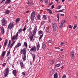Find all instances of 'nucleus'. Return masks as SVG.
Returning a JSON list of instances; mask_svg holds the SVG:
<instances>
[{
  "label": "nucleus",
  "instance_id": "6",
  "mask_svg": "<svg viewBox=\"0 0 78 78\" xmlns=\"http://www.w3.org/2000/svg\"><path fill=\"white\" fill-rule=\"evenodd\" d=\"M14 27V24L12 23H10L8 26V28L9 30H11L12 28Z\"/></svg>",
  "mask_w": 78,
  "mask_h": 78
},
{
  "label": "nucleus",
  "instance_id": "63",
  "mask_svg": "<svg viewBox=\"0 0 78 78\" xmlns=\"http://www.w3.org/2000/svg\"><path fill=\"white\" fill-rule=\"evenodd\" d=\"M58 3L59 2V1L58 0H55Z\"/></svg>",
  "mask_w": 78,
  "mask_h": 78
},
{
  "label": "nucleus",
  "instance_id": "64",
  "mask_svg": "<svg viewBox=\"0 0 78 78\" xmlns=\"http://www.w3.org/2000/svg\"><path fill=\"white\" fill-rule=\"evenodd\" d=\"M65 1V0H62V2H64Z\"/></svg>",
  "mask_w": 78,
  "mask_h": 78
},
{
  "label": "nucleus",
  "instance_id": "43",
  "mask_svg": "<svg viewBox=\"0 0 78 78\" xmlns=\"http://www.w3.org/2000/svg\"><path fill=\"white\" fill-rule=\"evenodd\" d=\"M44 23L45 22L44 21H42L41 23V25H44Z\"/></svg>",
  "mask_w": 78,
  "mask_h": 78
},
{
  "label": "nucleus",
  "instance_id": "56",
  "mask_svg": "<svg viewBox=\"0 0 78 78\" xmlns=\"http://www.w3.org/2000/svg\"><path fill=\"white\" fill-rule=\"evenodd\" d=\"M4 1H5V0H2L1 2V3H2L3 2H4Z\"/></svg>",
  "mask_w": 78,
  "mask_h": 78
},
{
  "label": "nucleus",
  "instance_id": "9",
  "mask_svg": "<svg viewBox=\"0 0 78 78\" xmlns=\"http://www.w3.org/2000/svg\"><path fill=\"white\" fill-rule=\"evenodd\" d=\"M75 54V51H73L70 53V57L72 59H73L75 58L74 56V54Z\"/></svg>",
  "mask_w": 78,
  "mask_h": 78
},
{
  "label": "nucleus",
  "instance_id": "14",
  "mask_svg": "<svg viewBox=\"0 0 78 78\" xmlns=\"http://www.w3.org/2000/svg\"><path fill=\"white\" fill-rule=\"evenodd\" d=\"M0 28L1 29V32L2 34H3L4 33H5V31L4 30V28L3 27H0Z\"/></svg>",
  "mask_w": 78,
  "mask_h": 78
},
{
  "label": "nucleus",
  "instance_id": "25",
  "mask_svg": "<svg viewBox=\"0 0 78 78\" xmlns=\"http://www.w3.org/2000/svg\"><path fill=\"white\" fill-rule=\"evenodd\" d=\"M13 74H14V76L16 75V70H14L12 71Z\"/></svg>",
  "mask_w": 78,
  "mask_h": 78
},
{
  "label": "nucleus",
  "instance_id": "28",
  "mask_svg": "<svg viewBox=\"0 0 78 78\" xmlns=\"http://www.w3.org/2000/svg\"><path fill=\"white\" fill-rule=\"evenodd\" d=\"M24 46H25L26 47H28V45L27 44V43L26 42H24Z\"/></svg>",
  "mask_w": 78,
  "mask_h": 78
},
{
  "label": "nucleus",
  "instance_id": "30",
  "mask_svg": "<svg viewBox=\"0 0 78 78\" xmlns=\"http://www.w3.org/2000/svg\"><path fill=\"white\" fill-rule=\"evenodd\" d=\"M62 7V6L61 5H58L57 8V9H61V8Z\"/></svg>",
  "mask_w": 78,
  "mask_h": 78
},
{
  "label": "nucleus",
  "instance_id": "21",
  "mask_svg": "<svg viewBox=\"0 0 78 78\" xmlns=\"http://www.w3.org/2000/svg\"><path fill=\"white\" fill-rule=\"evenodd\" d=\"M5 53H6V51H3L1 55V56L4 57V56H5Z\"/></svg>",
  "mask_w": 78,
  "mask_h": 78
},
{
  "label": "nucleus",
  "instance_id": "26",
  "mask_svg": "<svg viewBox=\"0 0 78 78\" xmlns=\"http://www.w3.org/2000/svg\"><path fill=\"white\" fill-rule=\"evenodd\" d=\"M46 10L48 11L50 13V14H52V11L50 9H47Z\"/></svg>",
  "mask_w": 78,
  "mask_h": 78
},
{
  "label": "nucleus",
  "instance_id": "29",
  "mask_svg": "<svg viewBox=\"0 0 78 78\" xmlns=\"http://www.w3.org/2000/svg\"><path fill=\"white\" fill-rule=\"evenodd\" d=\"M10 12V11L9 10H7L5 12V13L6 14H9Z\"/></svg>",
  "mask_w": 78,
  "mask_h": 78
},
{
  "label": "nucleus",
  "instance_id": "32",
  "mask_svg": "<svg viewBox=\"0 0 78 78\" xmlns=\"http://www.w3.org/2000/svg\"><path fill=\"white\" fill-rule=\"evenodd\" d=\"M53 53H50L49 54V57H51V56H53Z\"/></svg>",
  "mask_w": 78,
  "mask_h": 78
},
{
  "label": "nucleus",
  "instance_id": "59",
  "mask_svg": "<svg viewBox=\"0 0 78 78\" xmlns=\"http://www.w3.org/2000/svg\"><path fill=\"white\" fill-rule=\"evenodd\" d=\"M29 48H31V46L30 45V44L29 45Z\"/></svg>",
  "mask_w": 78,
  "mask_h": 78
},
{
  "label": "nucleus",
  "instance_id": "41",
  "mask_svg": "<svg viewBox=\"0 0 78 78\" xmlns=\"http://www.w3.org/2000/svg\"><path fill=\"white\" fill-rule=\"evenodd\" d=\"M46 47V45L45 44H44L42 45V48L43 49H44L45 48V47Z\"/></svg>",
  "mask_w": 78,
  "mask_h": 78
},
{
  "label": "nucleus",
  "instance_id": "49",
  "mask_svg": "<svg viewBox=\"0 0 78 78\" xmlns=\"http://www.w3.org/2000/svg\"><path fill=\"white\" fill-rule=\"evenodd\" d=\"M51 42H52V41L51 40H49L48 42V43H51Z\"/></svg>",
  "mask_w": 78,
  "mask_h": 78
},
{
  "label": "nucleus",
  "instance_id": "18",
  "mask_svg": "<svg viewBox=\"0 0 78 78\" xmlns=\"http://www.w3.org/2000/svg\"><path fill=\"white\" fill-rule=\"evenodd\" d=\"M32 56L33 58V60L34 61V60H35V58H36V54H32Z\"/></svg>",
  "mask_w": 78,
  "mask_h": 78
},
{
  "label": "nucleus",
  "instance_id": "39",
  "mask_svg": "<svg viewBox=\"0 0 78 78\" xmlns=\"http://www.w3.org/2000/svg\"><path fill=\"white\" fill-rule=\"evenodd\" d=\"M59 14H57V18H58V21L59 19Z\"/></svg>",
  "mask_w": 78,
  "mask_h": 78
},
{
  "label": "nucleus",
  "instance_id": "19",
  "mask_svg": "<svg viewBox=\"0 0 78 78\" xmlns=\"http://www.w3.org/2000/svg\"><path fill=\"white\" fill-rule=\"evenodd\" d=\"M60 66V64H56L54 66V68H56V67H58Z\"/></svg>",
  "mask_w": 78,
  "mask_h": 78
},
{
  "label": "nucleus",
  "instance_id": "55",
  "mask_svg": "<svg viewBox=\"0 0 78 78\" xmlns=\"http://www.w3.org/2000/svg\"><path fill=\"white\" fill-rule=\"evenodd\" d=\"M60 15L61 16H64V15L63 14H61Z\"/></svg>",
  "mask_w": 78,
  "mask_h": 78
},
{
  "label": "nucleus",
  "instance_id": "38",
  "mask_svg": "<svg viewBox=\"0 0 78 78\" xmlns=\"http://www.w3.org/2000/svg\"><path fill=\"white\" fill-rule=\"evenodd\" d=\"M55 50H60V48L58 47H55Z\"/></svg>",
  "mask_w": 78,
  "mask_h": 78
},
{
  "label": "nucleus",
  "instance_id": "15",
  "mask_svg": "<svg viewBox=\"0 0 78 78\" xmlns=\"http://www.w3.org/2000/svg\"><path fill=\"white\" fill-rule=\"evenodd\" d=\"M36 16V13L35 12L33 11L31 14L30 16L33 17H35Z\"/></svg>",
  "mask_w": 78,
  "mask_h": 78
},
{
  "label": "nucleus",
  "instance_id": "27",
  "mask_svg": "<svg viewBox=\"0 0 78 78\" xmlns=\"http://www.w3.org/2000/svg\"><path fill=\"white\" fill-rule=\"evenodd\" d=\"M11 0H7L5 1V3H11Z\"/></svg>",
  "mask_w": 78,
  "mask_h": 78
},
{
  "label": "nucleus",
  "instance_id": "45",
  "mask_svg": "<svg viewBox=\"0 0 78 78\" xmlns=\"http://www.w3.org/2000/svg\"><path fill=\"white\" fill-rule=\"evenodd\" d=\"M43 34H42L41 36H40L39 37V40H40V39H42V37H43Z\"/></svg>",
  "mask_w": 78,
  "mask_h": 78
},
{
  "label": "nucleus",
  "instance_id": "37",
  "mask_svg": "<svg viewBox=\"0 0 78 78\" xmlns=\"http://www.w3.org/2000/svg\"><path fill=\"white\" fill-rule=\"evenodd\" d=\"M22 29L21 28V29H19L18 30V31H19V33H21L22 32Z\"/></svg>",
  "mask_w": 78,
  "mask_h": 78
},
{
  "label": "nucleus",
  "instance_id": "57",
  "mask_svg": "<svg viewBox=\"0 0 78 78\" xmlns=\"http://www.w3.org/2000/svg\"><path fill=\"white\" fill-rule=\"evenodd\" d=\"M53 8H54V5H52L51 6V9H53Z\"/></svg>",
  "mask_w": 78,
  "mask_h": 78
},
{
  "label": "nucleus",
  "instance_id": "51",
  "mask_svg": "<svg viewBox=\"0 0 78 78\" xmlns=\"http://www.w3.org/2000/svg\"><path fill=\"white\" fill-rule=\"evenodd\" d=\"M72 28V26L70 25L69 26V28L71 29Z\"/></svg>",
  "mask_w": 78,
  "mask_h": 78
},
{
  "label": "nucleus",
  "instance_id": "53",
  "mask_svg": "<svg viewBox=\"0 0 78 78\" xmlns=\"http://www.w3.org/2000/svg\"><path fill=\"white\" fill-rule=\"evenodd\" d=\"M48 3V0L45 1V3L47 4Z\"/></svg>",
  "mask_w": 78,
  "mask_h": 78
},
{
  "label": "nucleus",
  "instance_id": "2",
  "mask_svg": "<svg viewBox=\"0 0 78 78\" xmlns=\"http://www.w3.org/2000/svg\"><path fill=\"white\" fill-rule=\"evenodd\" d=\"M20 53L21 54L23 53L24 55V57L23 59V61H25L26 60V58H27V55H26V53H27V49L24 48L23 50L22 49L20 51Z\"/></svg>",
  "mask_w": 78,
  "mask_h": 78
},
{
  "label": "nucleus",
  "instance_id": "48",
  "mask_svg": "<svg viewBox=\"0 0 78 78\" xmlns=\"http://www.w3.org/2000/svg\"><path fill=\"white\" fill-rule=\"evenodd\" d=\"M11 56H10L9 57H8V58L7 59V60L9 61V59H11Z\"/></svg>",
  "mask_w": 78,
  "mask_h": 78
},
{
  "label": "nucleus",
  "instance_id": "35",
  "mask_svg": "<svg viewBox=\"0 0 78 78\" xmlns=\"http://www.w3.org/2000/svg\"><path fill=\"white\" fill-rule=\"evenodd\" d=\"M60 44L61 46H62L65 44V43L64 42H61Z\"/></svg>",
  "mask_w": 78,
  "mask_h": 78
},
{
  "label": "nucleus",
  "instance_id": "11",
  "mask_svg": "<svg viewBox=\"0 0 78 78\" xmlns=\"http://www.w3.org/2000/svg\"><path fill=\"white\" fill-rule=\"evenodd\" d=\"M21 45H22L21 43L20 42L18 43L15 47L14 49L16 50V48H18V47H20V46H21Z\"/></svg>",
  "mask_w": 78,
  "mask_h": 78
},
{
  "label": "nucleus",
  "instance_id": "4",
  "mask_svg": "<svg viewBox=\"0 0 78 78\" xmlns=\"http://www.w3.org/2000/svg\"><path fill=\"white\" fill-rule=\"evenodd\" d=\"M9 74V68L7 67L5 69V72L4 73V76L5 77H6Z\"/></svg>",
  "mask_w": 78,
  "mask_h": 78
},
{
  "label": "nucleus",
  "instance_id": "7",
  "mask_svg": "<svg viewBox=\"0 0 78 78\" xmlns=\"http://www.w3.org/2000/svg\"><path fill=\"white\" fill-rule=\"evenodd\" d=\"M30 51L31 52H33V53L35 52L36 51V47H35V46H33L30 49Z\"/></svg>",
  "mask_w": 78,
  "mask_h": 78
},
{
  "label": "nucleus",
  "instance_id": "50",
  "mask_svg": "<svg viewBox=\"0 0 78 78\" xmlns=\"http://www.w3.org/2000/svg\"><path fill=\"white\" fill-rule=\"evenodd\" d=\"M62 78H66V75H63L62 76Z\"/></svg>",
  "mask_w": 78,
  "mask_h": 78
},
{
  "label": "nucleus",
  "instance_id": "5",
  "mask_svg": "<svg viewBox=\"0 0 78 78\" xmlns=\"http://www.w3.org/2000/svg\"><path fill=\"white\" fill-rule=\"evenodd\" d=\"M52 27H53V29L54 31H55L56 30V28L57 26H56V24L55 23H53L52 24Z\"/></svg>",
  "mask_w": 78,
  "mask_h": 78
},
{
  "label": "nucleus",
  "instance_id": "17",
  "mask_svg": "<svg viewBox=\"0 0 78 78\" xmlns=\"http://www.w3.org/2000/svg\"><path fill=\"white\" fill-rule=\"evenodd\" d=\"M39 48H40V44L38 42L37 43V51H38L39 50Z\"/></svg>",
  "mask_w": 78,
  "mask_h": 78
},
{
  "label": "nucleus",
  "instance_id": "3",
  "mask_svg": "<svg viewBox=\"0 0 78 78\" xmlns=\"http://www.w3.org/2000/svg\"><path fill=\"white\" fill-rule=\"evenodd\" d=\"M11 40H9V44L8 45H7L8 47H9L10 48H12V47L13 46V45H14V44L16 43V41H13V42L11 44Z\"/></svg>",
  "mask_w": 78,
  "mask_h": 78
},
{
  "label": "nucleus",
  "instance_id": "40",
  "mask_svg": "<svg viewBox=\"0 0 78 78\" xmlns=\"http://www.w3.org/2000/svg\"><path fill=\"white\" fill-rule=\"evenodd\" d=\"M34 17H33V16H30V19L32 21H33V20H34Z\"/></svg>",
  "mask_w": 78,
  "mask_h": 78
},
{
  "label": "nucleus",
  "instance_id": "8",
  "mask_svg": "<svg viewBox=\"0 0 78 78\" xmlns=\"http://www.w3.org/2000/svg\"><path fill=\"white\" fill-rule=\"evenodd\" d=\"M18 36H19V32H17L16 34V35H14L12 38V41L14 40V39H15V38L17 39Z\"/></svg>",
  "mask_w": 78,
  "mask_h": 78
},
{
  "label": "nucleus",
  "instance_id": "31",
  "mask_svg": "<svg viewBox=\"0 0 78 78\" xmlns=\"http://www.w3.org/2000/svg\"><path fill=\"white\" fill-rule=\"evenodd\" d=\"M41 18V15L40 14H38L37 16V19L38 20H39Z\"/></svg>",
  "mask_w": 78,
  "mask_h": 78
},
{
  "label": "nucleus",
  "instance_id": "24",
  "mask_svg": "<svg viewBox=\"0 0 78 78\" xmlns=\"http://www.w3.org/2000/svg\"><path fill=\"white\" fill-rule=\"evenodd\" d=\"M54 78H58V73H55L54 75Z\"/></svg>",
  "mask_w": 78,
  "mask_h": 78
},
{
  "label": "nucleus",
  "instance_id": "23",
  "mask_svg": "<svg viewBox=\"0 0 78 78\" xmlns=\"http://www.w3.org/2000/svg\"><path fill=\"white\" fill-rule=\"evenodd\" d=\"M8 41V39H6L5 41V42L4 43V46L5 47H6L7 45V42Z\"/></svg>",
  "mask_w": 78,
  "mask_h": 78
},
{
  "label": "nucleus",
  "instance_id": "47",
  "mask_svg": "<svg viewBox=\"0 0 78 78\" xmlns=\"http://www.w3.org/2000/svg\"><path fill=\"white\" fill-rule=\"evenodd\" d=\"M22 74L23 75H24V76H25V73L24 72H23L22 73Z\"/></svg>",
  "mask_w": 78,
  "mask_h": 78
},
{
  "label": "nucleus",
  "instance_id": "1",
  "mask_svg": "<svg viewBox=\"0 0 78 78\" xmlns=\"http://www.w3.org/2000/svg\"><path fill=\"white\" fill-rule=\"evenodd\" d=\"M37 29V27L36 26L34 30L33 33L32 32H30L29 33V36L30 41H32L33 39V37L34 35H36V31Z\"/></svg>",
  "mask_w": 78,
  "mask_h": 78
},
{
  "label": "nucleus",
  "instance_id": "10",
  "mask_svg": "<svg viewBox=\"0 0 78 78\" xmlns=\"http://www.w3.org/2000/svg\"><path fill=\"white\" fill-rule=\"evenodd\" d=\"M2 23L3 24H2V25H4V26H6V25L4 24L6 23V21L5 19L4 18H3L2 19Z\"/></svg>",
  "mask_w": 78,
  "mask_h": 78
},
{
  "label": "nucleus",
  "instance_id": "22",
  "mask_svg": "<svg viewBox=\"0 0 78 78\" xmlns=\"http://www.w3.org/2000/svg\"><path fill=\"white\" fill-rule=\"evenodd\" d=\"M42 19H43V20L47 19V16L45 15H43L42 17Z\"/></svg>",
  "mask_w": 78,
  "mask_h": 78
},
{
  "label": "nucleus",
  "instance_id": "54",
  "mask_svg": "<svg viewBox=\"0 0 78 78\" xmlns=\"http://www.w3.org/2000/svg\"><path fill=\"white\" fill-rule=\"evenodd\" d=\"M53 73H51L50 74V76H52V75H53Z\"/></svg>",
  "mask_w": 78,
  "mask_h": 78
},
{
  "label": "nucleus",
  "instance_id": "44",
  "mask_svg": "<svg viewBox=\"0 0 78 78\" xmlns=\"http://www.w3.org/2000/svg\"><path fill=\"white\" fill-rule=\"evenodd\" d=\"M25 30H26V25L25 26V27L23 28V31L25 32Z\"/></svg>",
  "mask_w": 78,
  "mask_h": 78
},
{
  "label": "nucleus",
  "instance_id": "58",
  "mask_svg": "<svg viewBox=\"0 0 78 78\" xmlns=\"http://www.w3.org/2000/svg\"><path fill=\"white\" fill-rule=\"evenodd\" d=\"M60 51H64V49H60Z\"/></svg>",
  "mask_w": 78,
  "mask_h": 78
},
{
  "label": "nucleus",
  "instance_id": "20",
  "mask_svg": "<svg viewBox=\"0 0 78 78\" xmlns=\"http://www.w3.org/2000/svg\"><path fill=\"white\" fill-rule=\"evenodd\" d=\"M20 19L19 18H17L16 19V23H18L20 22Z\"/></svg>",
  "mask_w": 78,
  "mask_h": 78
},
{
  "label": "nucleus",
  "instance_id": "16",
  "mask_svg": "<svg viewBox=\"0 0 78 78\" xmlns=\"http://www.w3.org/2000/svg\"><path fill=\"white\" fill-rule=\"evenodd\" d=\"M20 66L21 67V69H23V68L24 67H25V66H24V65L23 64V62H20Z\"/></svg>",
  "mask_w": 78,
  "mask_h": 78
},
{
  "label": "nucleus",
  "instance_id": "46",
  "mask_svg": "<svg viewBox=\"0 0 78 78\" xmlns=\"http://www.w3.org/2000/svg\"><path fill=\"white\" fill-rule=\"evenodd\" d=\"M31 29H32V28H31L30 27H29L28 29V31H31Z\"/></svg>",
  "mask_w": 78,
  "mask_h": 78
},
{
  "label": "nucleus",
  "instance_id": "33",
  "mask_svg": "<svg viewBox=\"0 0 78 78\" xmlns=\"http://www.w3.org/2000/svg\"><path fill=\"white\" fill-rule=\"evenodd\" d=\"M8 52L6 55L7 56H8L10 55V51H8Z\"/></svg>",
  "mask_w": 78,
  "mask_h": 78
},
{
  "label": "nucleus",
  "instance_id": "13",
  "mask_svg": "<svg viewBox=\"0 0 78 78\" xmlns=\"http://www.w3.org/2000/svg\"><path fill=\"white\" fill-rule=\"evenodd\" d=\"M65 21L63 20L61 23V24H60L59 27L60 28H61L63 27V25L64 24Z\"/></svg>",
  "mask_w": 78,
  "mask_h": 78
},
{
  "label": "nucleus",
  "instance_id": "12",
  "mask_svg": "<svg viewBox=\"0 0 78 78\" xmlns=\"http://www.w3.org/2000/svg\"><path fill=\"white\" fill-rule=\"evenodd\" d=\"M54 61H48V62L47 63V64L48 65H49V66H51V65H52V64H54Z\"/></svg>",
  "mask_w": 78,
  "mask_h": 78
},
{
  "label": "nucleus",
  "instance_id": "61",
  "mask_svg": "<svg viewBox=\"0 0 78 78\" xmlns=\"http://www.w3.org/2000/svg\"><path fill=\"white\" fill-rule=\"evenodd\" d=\"M53 4V2H51L50 4L49 5H51Z\"/></svg>",
  "mask_w": 78,
  "mask_h": 78
},
{
  "label": "nucleus",
  "instance_id": "62",
  "mask_svg": "<svg viewBox=\"0 0 78 78\" xmlns=\"http://www.w3.org/2000/svg\"><path fill=\"white\" fill-rule=\"evenodd\" d=\"M46 32H48V29H47L46 30Z\"/></svg>",
  "mask_w": 78,
  "mask_h": 78
},
{
  "label": "nucleus",
  "instance_id": "34",
  "mask_svg": "<svg viewBox=\"0 0 78 78\" xmlns=\"http://www.w3.org/2000/svg\"><path fill=\"white\" fill-rule=\"evenodd\" d=\"M77 27V25L76 24H74V27H73V29H75Z\"/></svg>",
  "mask_w": 78,
  "mask_h": 78
},
{
  "label": "nucleus",
  "instance_id": "52",
  "mask_svg": "<svg viewBox=\"0 0 78 78\" xmlns=\"http://www.w3.org/2000/svg\"><path fill=\"white\" fill-rule=\"evenodd\" d=\"M3 58H4V57L1 56V60H2V59H3Z\"/></svg>",
  "mask_w": 78,
  "mask_h": 78
},
{
  "label": "nucleus",
  "instance_id": "42",
  "mask_svg": "<svg viewBox=\"0 0 78 78\" xmlns=\"http://www.w3.org/2000/svg\"><path fill=\"white\" fill-rule=\"evenodd\" d=\"M39 34H42V31H39L38 32Z\"/></svg>",
  "mask_w": 78,
  "mask_h": 78
},
{
  "label": "nucleus",
  "instance_id": "60",
  "mask_svg": "<svg viewBox=\"0 0 78 78\" xmlns=\"http://www.w3.org/2000/svg\"><path fill=\"white\" fill-rule=\"evenodd\" d=\"M29 12H30V11H26V13H29Z\"/></svg>",
  "mask_w": 78,
  "mask_h": 78
},
{
  "label": "nucleus",
  "instance_id": "36",
  "mask_svg": "<svg viewBox=\"0 0 78 78\" xmlns=\"http://www.w3.org/2000/svg\"><path fill=\"white\" fill-rule=\"evenodd\" d=\"M64 10V9H63L61 10L56 11V12H63V11Z\"/></svg>",
  "mask_w": 78,
  "mask_h": 78
}]
</instances>
